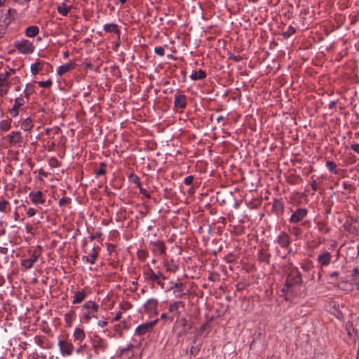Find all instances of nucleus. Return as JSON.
Listing matches in <instances>:
<instances>
[{"label":"nucleus","mask_w":359,"mask_h":359,"mask_svg":"<svg viewBox=\"0 0 359 359\" xmlns=\"http://www.w3.org/2000/svg\"><path fill=\"white\" fill-rule=\"evenodd\" d=\"M176 323H178L180 325L182 326V330L181 331V333L183 334H187L189 332V331L192 328V325L189 324L187 318L184 317L177 318Z\"/></svg>","instance_id":"nucleus-19"},{"label":"nucleus","mask_w":359,"mask_h":359,"mask_svg":"<svg viewBox=\"0 0 359 359\" xmlns=\"http://www.w3.org/2000/svg\"><path fill=\"white\" fill-rule=\"evenodd\" d=\"M187 97L184 95L176 94L175 95L174 106L177 109H184L187 107Z\"/></svg>","instance_id":"nucleus-14"},{"label":"nucleus","mask_w":359,"mask_h":359,"mask_svg":"<svg viewBox=\"0 0 359 359\" xmlns=\"http://www.w3.org/2000/svg\"><path fill=\"white\" fill-rule=\"evenodd\" d=\"M185 304L182 301H177L172 304H170L168 306L169 312L172 313L174 316H176L177 318L180 317L181 311H180V308H184Z\"/></svg>","instance_id":"nucleus-11"},{"label":"nucleus","mask_w":359,"mask_h":359,"mask_svg":"<svg viewBox=\"0 0 359 359\" xmlns=\"http://www.w3.org/2000/svg\"><path fill=\"white\" fill-rule=\"evenodd\" d=\"M138 188L140 189V192L141 194L144 195L147 198H151V195L149 194V193L145 189L142 188L141 185L140 187Z\"/></svg>","instance_id":"nucleus-52"},{"label":"nucleus","mask_w":359,"mask_h":359,"mask_svg":"<svg viewBox=\"0 0 359 359\" xmlns=\"http://www.w3.org/2000/svg\"><path fill=\"white\" fill-rule=\"evenodd\" d=\"M317 227L320 232L323 233H327L330 232V228L327 226V224L324 222H318L317 223Z\"/></svg>","instance_id":"nucleus-34"},{"label":"nucleus","mask_w":359,"mask_h":359,"mask_svg":"<svg viewBox=\"0 0 359 359\" xmlns=\"http://www.w3.org/2000/svg\"><path fill=\"white\" fill-rule=\"evenodd\" d=\"M289 232L294 236L295 237L298 238L301 236L302 231V229L299 226H292L289 228Z\"/></svg>","instance_id":"nucleus-36"},{"label":"nucleus","mask_w":359,"mask_h":359,"mask_svg":"<svg viewBox=\"0 0 359 359\" xmlns=\"http://www.w3.org/2000/svg\"><path fill=\"white\" fill-rule=\"evenodd\" d=\"M86 347V344L79 346L76 348V353L77 354H80V353H81Z\"/></svg>","instance_id":"nucleus-58"},{"label":"nucleus","mask_w":359,"mask_h":359,"mask_svg":"<svg viewBox=\"0 0 359 359\" xmlns=\"http://www.w3.org/2000/svg\"><path fill=\"white\" fill-rule=\"evenodd\" d=\"M48 163H49L50 166L52 168H56L60 165V162L55 157H51L49 159Z\"/></svg>","instance_id":"nucleus-44"},{"label":"nucleus","mask_w":359,"mask_h":359,"mask_svg":"<svg viewBox=\"0 0 359 359\" xmlns=\"http://www.w3.org/2000/svg\"><path fill=\"white\" fill-rule=\"evenodd\" d=\"M0 128L2 130H9V128H11V123L8 121H2L1 123H0Z\"/></svg>","instance_id":"nucleus-42"},{"label":"nucleus","mask_w":359,"mask_h":359,"mask_svg":"<svg viewBox=\"0 0 359 359\" xmlns=\"http://www.w3.org/2000/svg\"><path fill=\"white\" fill-rule=\"evenodd\" d=\"M104 30L106 32H113L116 34L118 36L120 35V31L118 29V26L114 23L105 24L103 27Z\"/></svg>","instance_id":"nucleus-26"},{"label":"nucleus","mask_w":359,"mask_h":359,"mask_svg":"<svg viewBox=\"0 0 359 359\" xmlns=\"http://www.w3.org/2000/svg\"><path fill=\"white\" fill-rule=\"evenodd\" d=\"M151 245L153 246L154 252L158 253L161 255L165 254L166 247L163 241H151Z\"/></svg>","instance_id":"nucleus-18"},{"label":"nucleus","mask_w":359,"mask_h":359,"mask_svg":"<svg viewBox=\"0 0 359 359\" xmlns=\"http://www.w3.org/2000/svg\"><path fill=\"white\" fill-rule=\"evenodd\" d=\"M36 214V210L33 208H29L27 210V215L29 217L34 216Z\"/></svg>","instance_id":"nucleus-56"},{"label":"nucleus","mask_w":359,"mask_h":359,"mask_svg":"<svg viewBox=\"0 0 359 359\" xmlns=\"http://www.w3.org/2000/svg\"><path fill=\"white\" fill-rule=\"evenodd\" d=\"M38 84L40 87H42V88H49L52 85V81L50 79H48L46 81H39Z\"/></svg>","instance_id":"nucleus-45"},{"label":"nucleus","mask_w":359,"mask_h":359,"mask_svg":"<svg viewBox=\"0 0 359 359\" xmlns=\"http://www.w3.org/2000/svg\"><path fill=\"white\" fill-rule=\"evenodd\" d=\"M86 295V292L83 289L76 292L73 296L72 304H77L81 303L82 301L85 299Z\"/></svg>","instance_id":"nucleus-24"},{"label":"nucleus","mask_w":359,"mask_h":359,"mask_svg":"<svg viewBox=\"0 0 359 359\" xmlns=\"http://www.w3.org/2000/svg\"><path fill=\"white\" fill-rule=\"evenodd\" d=\"M90 343L95 353L97 355L104 353L108 347L107 341L96 334L90 337Z\"/></svg>","instance_id":"nucleus-5"},{"label":"nucleus","mask_w":359,"mask_h":359,"mask_svg":"<svg viewBox=\"0 0 359 359\" xmlns=\"http://www.w3.org/2000/svg\"><path fill=\"white\" fill-rule=\"evenodd\" d=\"M100 165L101 168H100V169H99L96 172V175L97 176L102 175H104L106 173V170L104 168H103L105 166V163H100Z\"/></svg>","instance_id":"nucleus-48"},{"label":"nucleus","mask_w":359,"mask_h":359,"mask_svg":"<svg viewBox=\"0 0 359 359\" xmlns=\"http://www.w3.org/2000/svg\"><path fill=\"white\" fill-rule=\"evenodd\" d=\"M97 257V253L94 252L91 253L89 256H83L82 257L83 261H86L88 263H90L91 264H95V259Z\"/></svg>","instance_id":"nucleus-33"},{"label":"nucleus","mask_w":359,"mask_h":359,"mask_svg":"<svg viewBox=\"0 0 359 359\" xmlns=\"http://www.w3.org/2000/svg\"><path fill=\"white\" fill-rule=\"evenodd\" d=\"M10 75V72H6L5 75L0 74V86H4V81L6 79V78Z\"/></svg>","instance_id":"nucleus-53"},{"label":"nucleus","mask_w":359,"mask_h":359,"mask_svg":"<svg viewBox=\"0 0 359 359\" xmlns=\"http://www.w3.org/2000/svg\"><path fill=\"white\" fill-rule=\"evenodd\" d=\"M42 248L41 245H37L32 250H29L28 254L29 257L24 259L21 261V266L26 270L30 269L33 267L34 264L37 262L39 257L41 255Z\"/></svg>","instance_id":"nucleus-3"},{"label":"nucleus","mask_w":359,"mask_h":359,"mask_svg":"<svg viewBox=\"0 0 359 359\" xmlns=\"http://www.w3.org/2000/svg\"><path fill=\"white\" fill-rule=\"evenodd\" d=\"M284 211V204L279 199H273L272 203V212L277 216L282 215Z\"/></svg>","instance_id":"nucleus-16"},{"label":"nucleus","mask_w":359,"mask_h":359,"mask_svg":"<svg viewBox=\"0 0 359 359\" xmlns=\"http://www.w3.org/2000/svg\"><path fill=\"white\" fill-rule=\"evenodd\" d=\"M75 315L74 312V311H71L69 313H67L65 314V320L67 322H68L69 320H70L72 316H74Z\"/></svg>","instance_id":"nucleus-61"},{"label":"nucleus","mask_w":359,"mask_h":359,"mask_svg":"<svg viewBox=\"0 0 359 359\" xmlns=\"http://www.w3.org/2000/svg\"><path fill=\"white\" fill-rule=\"evenodd\" d=\"M73 337L75 341L81 342L86 337L85 332L80 327H76L74 330Z\"/></svg>","instance_id":"nucleus-25"},{"label":"nucleus","mask_w":359,"mask_h":359,"mask_svg":"<svg viewBox=\"0 0 359 359\" xmlns=\"http://www.w3.org/2000/svg\"><path fill=\"white\" fill-rule=\"evenodd\" d=\"M158 302L156 299H149L144 304V311L147 313H151L157 308Z\"/></svg>","instance_id":"nucleus-21"},{"label":"nucleus","mask_w":359,"mask_h":359,"mask_svg":"<svg viewBox=\"0 0 359 359\" xmlns=\"http://www.w3.org/2000/svg\"><path fill=\"white\" fill-rule=\"evenodd\" d=\"M128 178H129V181L131 183L136 184L137 187H140L141 183L140 181V178L137 175H135V173H131L129 175Z\"/></svg>","instance_id":"nucleus-38"},{"label":"nucleus","mask_w":359,"mask_h":359,"mask_svg":"<svg viewBox=\"0 0 359 359\" xmlns=\"http://www.w3.org/2000/svg\"><path fill=\"white\" fill-rule=\"evenodd\" d=\"M44 65L43 62H41L39 60L31 65L30 70L33 75H36L40 70H42Z\"/></svg>","instance_id":"nucleus-28"},{"label":"nucleus","mask_w":359,"mask_h":359,"mask_svg":"<svg viewBox=\"0 0 359 359\" xmlns=\"http://www.w3.org/2000/svg\"><path fill=\"white\" fill-rule=\"evenodd\" d=\"M332 255L329 252L324 251L318 256V262L321 266H327L331 262Z\"/></svg>","instance_id":"nucleus-20"},{"label":"nucleus","mask_w":359,"mask_h":359,"mask_svg":"<svg viewBox=\"0 0 359 359\" xmlns=\"http://www.w3.org/2000/svg\"><path fill=\"white\" fill-rule=\"evenodd\" d=\"M57 345L62 356H70L72 355L74 346L70 341L60 339Z\"/></svg>","instance_id":"nucleus-9"},{"label":"nucleus","mask_w":359,"mask_h":359,"mask_svg":"<svg viewBox=\"0 0 359 359\" xmlns=\"http://www.w3.org/2000/svg\"><path fill=\"white\" fill-rule=\"evenodd\" d=\"M71 203V199L67 197H62L60 198L58 201V205L62 207L65 205V204H69Z\"/></svg>","instance_id":"nucleus-46"},{"label":"nucleus","mask_w":359,"mask_h":359,"mask_svg":"<svg viewBox=\"0 0 359 359\" xmlns=\"http://www.w3.org/2000/svg\"><path fill=\"white\" fill-rule=\"evenodd\" d=\"M10 13H11V10L8 9L7 11V13H5L4 15V19L1 20V22L0 23H4V21H8V25L11 23V18H10Z\"/></svg>","instance_id":"nucleus-54"},{"label":"nucleus","mask_w":359,"mask_h":359,"mask_svg":"<svg viewBox=\"0 0 359 359\" xmlns=\"http://www.w3.org/2000/svg\"><path fill=\"white\" fill-rule=\"evenodd\" d=\"M201 344H198L197 346H192L190 348V353L192 355L196 356L199 353L201 350Z\"/></svg>","instance_id":"nucleus-41"},{"label":"nucleus","mask_w":359,"mask_h":359,"mask_svg":"<svg viewBox=\"0 0 359 359\" xmlns=\"http://www.w3.org/2000/svg\"><path fill=\"white\" fill-rule=\"evenodd\" d=\"M43 194L41 191H31L29 197L32 202L35 205L43 204L45 203V198L43 196Z\"/></svg>","instance_id":"nucleus-15"},{"label":"nucleus","mask_w":359,"mask_h":359,"mask_svg":"<svg viewBox=\"0 0 359 359\" xmlns=\"http://www.w3.org/2000/svg\"><path fill=\"white\" fill-rule=\"evenodd\" d=\"M25 102L22 95L16 97L15 99V104L13 107L10 109V114L13 117H15L18 115L19 113V109L20 107L23 106L25 104Z\"/></svg>","instance_id":"nucleus-13"},{"label":"nucleus","mask_w":359,"mask_h":359,"mask_svg":"<svg viewBox=\"0 0 359 359\" xmlns=\"http://www.w3.org/2000/svg\"><path fill=\"white\" fill-rule=\"evenodd\" d=\"M352 276H353V277H355V278H357L358 277H359V266H358V267H355V268L353 270Z\"/></svg>","instance_id":"nucleus-60"},{"label":"nucleus","mask_w":359,"mask_h":359,"mask_svg":"<svg viewBox=\"0 0 359 359\" xmlns=\"http://www.w3.org/2000/svg\"><path fill=\"white\" fill-rule=\"evenodd\" d=\"M311 186L312 189L315 191H317L318 189V184L315 180L311 182Z\"/></svg>","instance_id":"nucleus-63"},{"label":"nucleus","mask_w":359,"mask_h":359,"mask_svg":"<svg viewBox=\"0 0 359 359\" xmlns=\"http://www.w3.org/2000/svg\"><path fill=\"white\" fill-rule=\"evenodd\" d=\"M271 254L267 250L261 249L257 255V259L260 262H264L267 264L270 263Z\"/></svg>","instance_id":"nucleus-23"},{"label":"nucleus","mask_w":359,"mask_h":359,"mask_svg":"<svg viewBox=\"0 0 359 359\" xmlns=\"http://www.w3.org/2000/svg\"><path fill=\"white\" fill-rule=\"evenodd\" d=\"M281 292H283L284 294V295L285 296V299H288L287 295L289 294H292L291 292H287V287L285 286V284L284 285V287L281 289Z\"/></svg>","instance_id":"nucleus-59"},{"label":"nucleus","mask_w":359,"mask_h":359,"mask_svg":"<svg viewBox=\"0 0 359 359\" xmlns=\"http://www.w3.org/2000/svg\"><path fill=\"white\" fill-rule=\"evenodd\" d=\"M295 32L296 29L293 26L290 25L287 29L285 32H283L282 35L284 39H288L291 35H292Z\"/></svg>","instance_id":"nucleus-37"},{"label":"nucleus","mask_w":359,"mask_h":359,"mask_svg":"<svg viewBox=\"0 0 359 359\" xmlns=\"http://www.w3.org/2000/svg\"><path fill=\"white\" fill-rule=\"evenodd\" d=\"M207 74L205 71L203 69H199L197 71H193L191 74L190 75V79L193 81L196 80H202L206 77Z\"/></svg>","instance_id":"nucleus-27"},{"label":"nucleus","mask_w":359,"mask_h":359,"mask_svg":"<svg viewBox=\"0 0 359 359\" xmlns=\"http://www.w3.org/2000/svg\"><path fill=\"white\" fill-rule=\"evenodd\" d=\"M75 65H76V64L74 63V62H70L69 63H67V64L60 66L57 71V75L62 76V75L65 74L67 72L74 69L75 67Z\"/></svg>","instance_id":"nucleus-22"},{"label":"nucleus","mask_w":359,"mask_h":359,"mask_svg":"<svg viewBox=\"0 0 359 359\" xmlns=\"http://www.w3.org/2000/svg\"><path fill=\"white\" fill-rule=\"evenodd\" d=\"M6 138L12 145H20L24 142V138L19 131H13L7 135Z\"/></svg>","instance_id":"nucleus-10"},{"label":"nucleus","mask_w":359,"mask_h":359,"mask_svg":"<svg viewBox=\"0 0 359 359\" xmlns=\"http://www.w3.org/2000/svg\"><path fill=\"white\" fill-rule=\"evenodd\" d=\"M277 243L282 248H287L291 243L290 236L285 231H282L276 239Z\"/></svg>","instance_id":"nucleus-12"},{"label":"nucleus","mask_w":359,"mask_h":359,"mask_svg":"<svg viewBox=\"0 0 359 359\" xmlns=\"http://www.w3.org/2000/svg\"><path fill=\"white\" fill-rule=\"evenodd\" d=\"M229 59L232 60L234 62H238L242 60V57L240 55H234L232 53H229Z\"/></svg>","instance_id":"nucleus-51"},{"label":"nucleus","mask_w":359,"mask_h":359,"mask_svg":"<svg viewBox=\"0 0 359 359\" xmlns=\"http://www.w3.org/2000/svg\"><path fill=\"white\" fill-rule=\"evenodd\" d=\"M82 308L86 309V312L83 313V320L88 323L91 318H97V316L95 314L99 309V305L93 301H88L86 302Z\"/></svg>","instance_id":"nucleus-4"},{"label":"nucleus","mask_w":359,"mask_h":359,"mask_svg":"<svg viewBox=\"0 0 359 359\" xmlns=\"http://www.w3.org/2000/svg\"><path fill=\"white\" fill-rule=\"evenodd\" d=\"M311 359H325V356L322 353H315Z\"/></svg>","instance_id":"nucleus-55"},{"label":"nucleus","mask_w":359,"mask_h":359,"mask_svg":"<svg viewBox=\"0 0 359 359\" xmlns=\"http://www.w3.org/2000/svg\"><path fill=\"white\" fill-rule=\"evenodd\" d=\"M10 203L6 199L1 198L0 200V212L7 213L10 211Z\"/></svg>","instance_id":"nucleus-32"},{"label":"nucleus","mask_w":359,"mask_h":359,"mask_svg":"<svg viewBox=\"0 0 359 359\" xmlns=\"http://www.w3.org/2000/svg\"><path fill=\"white\" fill-rule=\"evenodd\" d=\"M137 256L140 259L144 260L146 258V253L144 251L139 252Z\"/></svg>","instance_id":"nucleus-64"},{"label":"nucleus","mask_w":359,"mask_h":359,"mask_svg":"<svg viewBox=\"0 0 359 359\" xmlns=\"http://www.w3.org/2000/svg\"><path fill=\"white\" fill-rule=\"evenodd\" d=\"M325 164L331 172L333 174L338 173V170H337V164L334 161H327Z\"/></svg>","instance_id":"nucleus-35"},{"label":"nucleus","mask_w":359,"mask_h":359,"mask_svg":"<svg viewBox=\"0 0 359 359\" xmlns=\"http://www.w3.org/2000/svg\"><path fill=\"white\" fill-rule=\"evenodd\" d=\"M13 46L19 53L22 54H30L34 50L33 43L27 39L16 40Z\"/></svg>","instance_id":"nucleus-6"},{"label":"nucleus","mask_w":359,"mask_h":359,"mask_svg":"<svg viewBox=\"0 0 359 359\" xmlns=\"http://www.w3.org/2000/svg\"><path fill=\"white\" fill-rule=\"evenodd\" d=\"M154 53L156 54V55H158L160 56H163L165 55V50H164V48L162 46H156L155 48H154Z\"/></svg>","instance_id":"nucleus-47"},{"label":"nucleus","mask_w":359,"mask_h":359,"mask_svg":"<svg viewBox=\"0 0 359 359\" xmlns=\"http://www.w3.org/2000/svg\"><path fill=\"white\" fill-rule=\"evenodd\" d=\"M39 32V29L36 25L29 26L25 29V35L27 37H34Z\"/></svg>","instance_id":"nucleus-29"},{"label":"nucleus","mask_w":359,"mask_h":359,"mask_svg":"<svg viewBox=\"0 0 359 359\" xmlns=\"http://www.w3.org/2000/svg\"><path fill=\"white\" fill-rule=\"evenodd\" d=\"M119 307L121 309L126 311L132 308V304L130 302L123 301L119 304Z\"/></svg>","instance_id":"nucleus-40"},{"label":"nucleus","mask_w":359,"mask_h":359,"mask_svg":"<svg viewBox=\"0 0 359 359\" xmlns=\"http://www.w3.org/2000/svg\"><path fill=\"white\" fill-rule=\"evenodd\" d=\"M194 180V177L193 175H189L184 178V183L186 185H191L192 184Z\"/></svg>","instance_id":"nucleus-49"},{"label":"nucleus","mask_w":359,"mask_h":359,"mask_svg":"<svg viewBox=\"0 0 359 359\" xmlns=\"http://www.w3.org/2000/svg\"><path fill=\"white\" fill-rule=\"evenodd\" d=\"M302 283V274L297 268L293 267L287 276L285 286L287 291L294 292L295 287H300Z\"/></svg>","instance_id":"nucleus-1"},{"label":"nucleus","mask_w":359,"mask_h":359,"mask_svg":"<svg viewBox=\"0 0 359 359\" xmlns=\"http://www.w3.org/2000/svg\"><path fill=\"white\" fill-rule=\"evenodd\" d=\"M158 320L156 319L140 325L136 327L135 334L139 336H143L147 333L151 332Z\"/></svg>","instance_id":"nucleus-7"},{"label":"nucleus","mask_w":359,"mask_h":359,"mask_svg":"<svg viewBox=\"0 0 359 359\" xmlns=\"http://www.w3.org/2000/svg\"><path fill=\"white\" fill-rule=\"evenodd\" d=\"M33 126L31 118L28 117L22 121L21 128L25 131H29L33 128Z\"/></svg>","instance_id":"nucleus-31"},{"label":"nucleus","mask_w":359,"mask_h":359,"mask_svg":"<svg viewBox=\"0 0 359 359\" xmlns=\"http://www.w3.org/2000/svg\"><path fill=\"white\" fill-rule=\"evenodd\" d=\"M8 26V21H4V23H0V38H1L4 33L5 30Z\"/></svg>","instance_id":"nucleus-43"},{"label":"nucleus","mask_w":359,"mask_h":359,"mask_svg":"<svg viewBox=\"0 0 359 359\" xmlns=\"http://www.w3.org/2000/svg\"><path fill=\"white\" fill-rule=\"evenodd\" d=\"M351 149L355 151L356 152L357 154H359V144L358 143H356V144H353L351 145Z\"/></svg>","instance_id":"nucleus-62"},{"label":"nucleus","mask_w":359,"mask_h":359,"mask_svg":"<svg viewBox=\"0 0 359 359\" xmlns=\"http://www.w3.org/2000/svg\"><path fill=\"white\" fill-rule=\"evenodd\" d=\"M142 275L145 282L154 285L158 279L165 280V276L161 271H154L149 264L143 266Z\"/></svg>","instance_id":"nucleus-2"},{"label":"nucleus","mask_w":359,"mask_h":359,"mask_svg":"<svg viewBox=\"0 0 359 359\" xmlns=\"http://www.w3.org/2000/svg\"><path fill=\"white\" fill-rule=\"evenodd\" d=\"M161 319L169 320L170 321L173 320V316H168L166 313H163L161 315Z\"/></svg>","instance_id":"nucleus-57"},{"label":"nucleus","mask_w":359,"mask_h":359,"mask_svg":"<svg viewBox=\"0 0 359 359\" xmlns=\"http://www.w3.org/2000/svg\"><path fill=\"white\" fill-rule=\"evenodd\" d=\"M34 92L33 86L31 84H27L26 88L24 90L25 96L29 100V95Z\"/></svg>","instance_id":"nucleus-39"},{"label":"nucleus","mask_w":359,"mask_h":359,"mask_svg":"<svg viewBox=\"0 0 359 359\" xmlns=\"http://www.w3.org/2000/svg\"><path fill=\"white\" fill-rule=\"evenodd\" d=\"M184 283H176L173 286L170 287L169 290H173V294L176 298H182L187 294L182 292L184 288Z\"/></svg>","instance_id":"nucleus-17"},{"label":"nucleus","mask_w":359,"mask_h":359,"mask_svg":"<svg viewBox=\"0 0 359 359\" xmlns=\"http://www.w3.org/2000/svg\"><path fill=\"white\" fill-rule=\"evenodd\" d=\"M225 260L227 263H232L235 261V256L232 253H229L226 257H225Z\"/></svg>","instance_id":"nucleus-50"},{"label":"nucleus","mask_w":359,"mask_h":359,"mask_svg":"<svg viewBox=\"0 0 359 359\" xmlns=\"http://www.w3.org/2000/svg\"><path fill=\"white\" fill-rule=\"evenodd\" d=\"M72 9V6L65 5L62 3L57 6V11L62 16H67Z\"/></svg>","instance_id":"nucleus-30"},{"label":"nucleus","mask_w":359,"mask_h":359,"mask_svg":"<svg viewBox=\"0 0 359 359\" xmlns=\"http://www.w3.org/2000/svg\"><path fill=\"white\" fill-rule=\"evenodd\" d=\"M308 210L304 208H298L291 215L289 222L290 224H297L306 217L308 215Z\"/></svg>","instance_id":"nucleus-8"}]
</instances>
